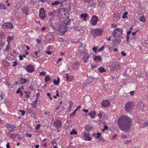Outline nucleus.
I'll list each match as a JSON object with an SVG mask.
<instances>
[{"label": "nucleus", "mask_w": 148, "mask_h": 148, "mask_svg": "<svg viewBox=\"0 0 148 148\" xmlns=\"http://www.w3.org/2000/svg\"><path fill=\"white\" fill-rule=\"evenodd\" d=\"M117 123L120 129L122 131L126 132L130 131L132 124L131 119L125 115H122L119 117Z\"/></svg>", "instance_id": "obj_1"}, {"label": "nucleus", "mask_w": 148, "mask_h": 148, "mask_svg": "<svg viewBox=\"0 0 148 148\" xmlns=\"http://www.w3.org/2000/svg\"><path fill=\"white\" fill-rule=\"evenodd\" d=\"M123 30L120 28H116L113 31L112 34L115 38H118L120 37L123 34Z\"/></svg>", "instance_id": "obj_2"}, {"label": "nucleus", "mask_w": 148, "mask_h": 148, "mask_svg": "<svg viewBox=\"0 0 148 148\" xmlns=\"http://www.w3.org/2000/svg\"><path fill=\"white\" fill-rule=\"evenodd\" d=\"M134 106V104L132 102H128L125 104V110L128 112H130L133 109Z\"/></svg>", "instance_id": "obj_3"}, {"label": "nucleus", "mask_w": 148, "mask_h": 148, "mask_svg": "<svg viewBox=\"0 0 148 148\" xmlns=\"http://www.w3.org/2000/svg\"><path fill=\"white\" fill-rule=\"evenodd\" d=\"M4 29L9 28L12 29L14 28V26L11 22L5 23L2 25Z\"/></svg>", "instance_id": "obj_4"}, {"label": "nucleus", "mask_w": 148, "mask_h": 148, "mask_svg": "<svg viewBox=\"0 0 148 148\" xmlns=\"http://www.w3.org/2000/svg\"><path fill=\"white\" fill-rule=\"evenodd\" d=\"M98 20V18L97 16L93 15L91 19L90 22L92 25H95L97 24Z\"/></svg>", "instance_id": "obj_5"}, {"label": "nucleus", "mask_w": 148, "mask_h": 148, "mask_svg": "<svg viewBox=\"0 0 148 148\" xmlns=\"http://www.w3.org/2000/svg\"><path fill=\"white\" fill-rule=\"evenodd\" d=\"M45 11L44 10L43 8H41L40 10L39 16L41 19L43 20L44 18L46 16L45 14Z\"/></svg>", "instance_id": "obj_6"}, {"label": "nucleus", "mask_w": 148, "mask_h": 148, "mask_svg": "<svg viewBox=\"0 0 148 148\" xmlns=\"http://www.w3.org/2000/svg\"><path fill=\"white\" fill-rule=\"evenodd\" d=\"M102 33L101 30L98 28L96 29L94 33L93 34V36L94 37H96L97 36L100 35Z\"/></svg>", "instance_id": "obj_7"}, {"label": "nucleus", "mask_w": 148, "mask_h": 148, "mask_svg": "<svg viewBox=\"0 0 148 148\" xmlns=\"http://www.w3.org/2000/svg\"><path fill=\"white\" fill-rule=\"evenodd\" d=\"M54 126L58 129L61 127L62 125V123L60 120H57L54 122Z\"/></svg>", "instance_id": "obj_8"}, {"label": "nucleus", "mask_w": 148, "mask_h": 148, "mask_svg": "<svg viewBox=\"0 0 148 148\" xmlns=\"http://www.w3.org/2000/svg\"><path fill=\"white\" fill-rule=\"evenodd\" d=\"M25 69L29 73H32L34 71V68L32 65H29L26 66Z\"/></svg>", "instance_id": "obj_9"}, {"label": "nucleus", "mask_w": 148, "mask_h": 148, "mask_svg": "<svg viewBox=\"0 0 148 148\" xmlns=\"http://www.w3.org/2000/svg\"><path fill=\"white\" fill-rule=\"evenodd\" d=\"M110 104V102L107 100H105L103 101L101 103V105L104 108H106Z\"/></svg>", "instance_id": "obj_10"}, {"label": "nucleus", "mask_w": 148, "mask_h": 148, "mask_svg": "<svg viewBox=\"0 0 148 148\" xmlns=\"http://www.w3.org/2000/svg\"><path fill=\"white\" fill-rule=\"evenodd\" d=\"M29 8L27 6H24L22 8V10L23 13H25L27 15L28 13Z\"/></svg>", "instance_id": "obj_11"}, {"label": "nucleus", "mask_w": 148, "mask_h": 148, "mask_svg": "<svg viewBox=\"0 0 148 148\" xmlns=\"http://www.w3.org/2000/svg\"><path fill=\"white\" fill-rule=\"evenodd\" d=\"M89 132H85L84 134V137L86 138L84 139L85 140H88L90 141L91 140V137L89 136Z\"/></svg>", "instance_id": "obj_12"}, {"label": "nucleus", "mask_w": 148, "mask_h": 148, "mask_svg": "<svg viewBox=\"0 0 148 148\" xmlns=\"http://www.w3.org/2000/svg\"><path fill=\"white\" fill-rule=\"evenodd\" d=\"M137 106L139 109L140 110H143L144 108V104L143 102L141 101H140L138 103Z\"/></svg>", "instance_id": "obj_13"}, {"label": "nucleus", "mask_w": 148, "mask_h": 148, "mask_svg": "<svg viewBox=\"0 0 148 148\" xmlns=\"http://www.w3.org/2000/svg\"><path fill=\"white\" fill-rule=\"evenodd\" d=\"M88 16V14L87 13L85 14L82 13L80 15V17L83 18L84 20V21H86V19Z\"/></svg>", "instance_id": "obj_14"}, {"label": "nucleus", "mask_w": 148, "mask_h": 148, "mask_svg": "<svg viewBox=\"0 0 148 148\" xmlns=\"http://www.w3.org/2000/svg\"><path fill=\"white\" fill-rule=\"evenodd\" d=\"M95 114L96 112L95 111H92L88 113V115L90 116V117L92 119L95 118Z\"/></svg>", "instance_id": "obj_15"}, {"label": "nucleus", "mask_w": 148, "mask_h": 148, "mask_svg": "<svg viewBox=\"0 0 148 148\" xmlns=\"http://www.w3.org/2000/svg\"><path fill=\"white\" fill-rule=\"evenodd\" d=\"M27 82V79H26L24 78L23 77L21 78L20 83L22 84H23Z\"/></svg>", "instance_id": "obj_16"}, {"label": "nucleus", "mask_w": 148, "mask_h": 148, "mask_svg": "<svg viewBox=\"0 0 148 148\" xmlns=\"http://www.w3.org/2000/svg\"><path fill=\"white\" fill-rule=\"evenodd\" d=\"M60 82V79L59 77L58 78L57 80H56L55 79H54L53 82L54 84L56 85H58L59 83Z\"/></svg>", "instance_id": "obj_17"}, {"label": "nucleus", "mask_w": 148, "mask_h": 148, "mask_svg": "<svg viewBox=\"0 0 148 148\" xmlns=\"http://www.w3.org/2000/svg\"><path fill=\"white\" fill-rule=\"evenodd\" d=\"M94 60L95 61L99 62L101 60V58L99 56H97L94 58Z\"/></svg>", "instance_id": "obj_18"}, {"label": "nucleus", "mask_w": 148, "mask_h": 148, "mask_svg": "<svg viewBox=\"0 0 148 148\" xmlns=\"http://www.w3.org/2000/svg\"><path fill=\"white\" fill-rule=\"evenodd\" d=\"M139 20L140 22L143 23L145 22L146 21L145 18L143 16H140L139 18Z\"/></svg>", "instance_id": "obj_19"}, {"label": "nucleus", "mask_w": 148, "mask_h": 148, "mask_svg": "<svg viewBox=\"0 0 148 148\" xmlns=\"http://www.w3.org/2000/svg\"><path fill=\"white\" fill-rule=\"evenodd\" d=\"M99 73H102L106 72V70L105 69L102 67L98 68Z\"/></svg>", "instance_id": "obj_20"}, {"label": "nucleus", "mask_w": 148, "mask_h": 148, "mask_svg": "<svg viewBox=\"0 0 148 148\" xmlns=\"http://www.w3.org/2000/svg\"><path fill=\"white\" fill-rule=\"evenodd\" d=\"M56 12V11L55 10L53 11L52 12H50L48 14L50 16L53 17L55 15V13Z\"/></svg>", "instance_id": "obj_21"}, {"label": "nucleus", "mask_w": 148, "mask_h": 148, "mask_svg": "<svg viewBox=\"0 0 148 148\" xmlns=\"http://www.w3.org/2000/svg\"><path fill=\"white\" fill-rule=\"evenodd\" d=\"M128 14V12L127 11L125 12L123 14V15L122 16V18H123L124 19L127 18V15Z\"/></svg>", "instance_id": "obj_22"}, {"label": "nucleus", "mask_w": 148, "mask_h": 148, "mask_svg": "<svg viewBox=\"0 0 148 148\" xmlns=\"http://www.w3.org/2000/svg\"><path fill=\"white\" fill-rule=\"evenodd\" d=\"M85 129L87 131H89L92 129V127L90 125H87L85 127Z\"/></svg>", "instance_id": "obj_23"}, {"label": "nucleus", "mask_w": 148, "mask_h": 148, "mask_svg": "<svg viewBox=\"0 0 148 148\" xmlns=\"http://www.w3.org/2000/svg\"><path fill=\"white\" fill-rule=\"evenodd\" d=\"M6 8V7L3 4H0V10H3L5 9Z\"/></svg>", "instance_id": "obj_24"}, {"label": "nucleus", "mask_w": 148, "mask_h": 148, "mask_svg": "<svg viewBox=\"0 0 148 148\" xmlns=\"http://www.w3.org/2000/svg\"><path fill=\"white\" fill-rule=\"evenodd\" d=\"M60 3V2L56 1L52 3L51 4V5H57Z\"/></svg>", "instance_id": "obj_25"}, {"label": "nucleus", "mask_w": 148, "mask_h": 148, "mask_svg": "<svg viewBox=\"0 0 148 148\" xmlns=\"http://www.w3.org/2000/svg\"><path fill=\"white\" fill-rule=\"evenodd\" d=\"M13 37L12 36H9L8 37L7 41L8 42L9 44L10 41L13 40Z\"/></svg>", "instance_id": "obj_26"}, {"label": "nucleus", "mask_w": 148, "mask_h": 148, "mask_svg": "<svg viewBox=\"0 0 148 148\" xmlns=\"http://www.w3.org/2000/svg\"><path fill=\"white\" fill-rule=\"evenodd\" d=\"M84 55H85V57H84V58L85 59H86V60H87L89 58V56L88 55V54L86 53H84Z\"/></svg>", "instance_id": "obj_27"}, {"label": "nucleus", "mask_w": 148, "mask_h": 148, "mask_svg": "<svg viewBox=\"0 0 148 148\" xmlns=\"http://www.w3.org/2000/svg\"><path fill=\"white\" fill-rule=\"evenodd\" d=\"M76 134L77 132L74 130H72V131L70 132V134L71 135H75Z\"/></svg>", "instance_id": "obj_28"}, {"label": "nucleus", "mask_w": 148, "mask_h": 148, "mask_svg": "<svg viewBox=\"0 0 148 148\" xmlns=\"http://www.w3.org/2000/svg\"><path fill=\"white\" fill-rule=\"evenodd\" d=\"M9 44H8L6 46V48L4 50V51H9V50L10 49V47H9Z\"/></svg>", "instance_id": "obj_29"}, {"label": "nucleus", "mask_w": 148, "mask_h": 148, "mask_svg": "<svg viewBox=\"0 0 148 148\" xmlns=\"http://www.w3.org/2000/svg\"><path fill=\"white\" fill-rule=\"evenodd\" d=\"M77 110L75 109V110L71 114H70V117H71L72 116H75V113H76Z\"/></svg>", "instance_id": "obj_30"}, {"label": "nucleus", "mask_w": 148, "mask_h": 148, "mask_svg": "<svg viewBox=\"0 0 148 148\" xmlns=\"http://www.w3.org/2000/svg\"><path fill=\"white\" fill-rule=\"evenodd\" d=\"M50 79V77L49 76H46L45 78V82H47Z\"/></svg>", "instance_id": "obj_31"}, {"label": "nucleus", "mask_w": 148, "mask_h": 148, "mask_svg": "<svg viewBox=\"0 0 148 148\" xmlns=\"http://www.w3.org/2000/svg\"><path fill=\"white\" fill-rule=\"evenodd\" d=\"M102 112H100L98 114V116L100 120L101 119V118L102 117Z\"/></svg>", "instance_id": "obj_32"}, {"label": "nucleus", "mask_w": 148, "mask_h": 148, "mask_svg": "<svg viewBox=\"0 0 148 148\" xmlns=\"http://www.w3.org/2000/svg\"><path fill=\"white\" fill-rule=\"evenodd\" d=\"M14 126L10 124H8L7 125V127L8 128H13Z\"/></svg>", "instance_id": "obj_33"}, {"label": "nucleus", "mask_w": 148, "mask_h": 148, "mask_svg": "<svg viewBox=\"0 0 148 148\" xmlns=\"http://www.w3.org/2000/svg\"><path fill=\"white\" fill-rule=\"evenodd\" d=\"M88 79L90 81V82H89V83H86V84H89L90 83V82H91L92 80V79H93V78H92V77H89L88 78Z\"/></svg>", "instance_id": "obj_34"}, {"label": "nucleus", "mask_w": 148, "mask_h": 148, "mask_svg": "<svg viewBox=\"0 0 148 148\" xmlns=\"http://www.w3.org/2000/svg\"><path fill=\"white\" fill-rule=\"evenodd\" d=\"M40 125L39 124H38V125H36L35 127L36 129L37 130L39 129L40 128Z\"/></svg>", "instance_id": "obj_35"}, {"label": "nucleus", "mask_w": 148, "mask_h": 148, "mask_svg": "<svg viewBox=\"0 0 148 148\" xmlns=\"http://www.w3.org/2000/svg\"><path fill=\"white\" fill-rule=\"evenodd\" d=\"M101 135V134L100 133H97V136L95 137L96 138H99L100 136Z\"/></svg>", "instance_id": "obj_36"}, {"label": "nucleus", "mask_w": 148, "mask_h": 148, "mask_svg": "<svg viewBox=\"0 0 148 148\" xmlns=\"http://www.w3.org/2000/svg\"><path fill=\"white\" fill-rule=\"evenodd\" d=\"M71 20L70 19L68 20L65 23V24L66 25H69L71 23Z\"/></svg>", "instance_id": "obj_37"}, {"label": "nucleus", "mask_w": 148, "mask_h": 148, "mask_svg": "<svg viewBox=\"0 0 148 148\" xmlns=\"http://www.w3.org/2000/svg\"><path fill=\"white\" fill-rule=\"evenodd\" d=\"M16 137V135L15 134H12L10 136V137L11 138H14Z\"/></svg>", "instance_id": "obj_38"}, {"label": "nucleus", "mask_w": 148, "mask_h": 148, "mask_svg": "<svg viewBox=\"0 0 148 148\" xmlns=\"http://www.w3.org/2000/svg\"><path fill=\"white\" fill-rule=\"evenodd\" d=\"M31 113L32 115L34 117L36 118L37 117V116H36V113L35 112L32 111Z\"/></svg>", "instance_id": "obj_39"}, {"label": "nucleus", "mask_w": 148, "mask_h": 148, "mask_svg": "<svg viewBox=\"0 0 148 148\" xmlns=\"http://www.w3.org/2000/svg\"><path fill=\"white\" fill-rule=\"evenodd\" d=\"M20 112H21V114L22 116H24L25 114V112L24 110H21L20 111Z\"/></svg>", "instance_id": "obj_40"}, {"label": "nucleus", "mask_w": 148, "mask_h": 148, "mask_svg": "<svg viewBox=\"0 0 148 148\" xmlns=\"http://www.w3.org/2000/svg\"><path fill=\"white\" fill-rule=\"evenodd\" d=\"M103 3L102 2H99L98 4L99 6L100 7H103Z\"/></svg>", "instance_id": "obj_41"}, {"label": "nucleus", "mask_w": 148, "mask_h": 148, "mask_svg": "<svg viewBox=\"0 0 148 148\" xmlns=\"http://www.w3.org/2000/svg\"><path fill=\"white\" fill-rule=\"evenodd\" d=\"M14 64H12V66L15 67L16 66L17 64V63L16 61H15L13 62Z\"/></svg>", "instance_id": "obj_42"}, {"label": "nucleus", "mask_w": 148, "mask_h": 148, "mask_svg": "<svg viewBox=\"0 0 148 148\" xmlns=\"http://www.w3.org/2000/svg\"><path fill=\"white\" fill-rule=\"evenodd\" d=\"M126 38L127 41V43L128 42H130V41H129V35H127Z\"/></svg>", "instance_id": "obj_43"}, {"label": "nucleus", "mask_w": 148, "mask_h": 148, "mask_svg": "<svg viewBox=\"0 0 148 148\" xmlns=\"http://www.w3.org/2000/svg\"><path fill=\"white\" fill-rule=\"evenodd\" d=\"M46 74V73L44 72H42L40 73V75L41 76H43Z\"/></svg>", "instance_id": "obj_44"}, {"label": "nucleus", "mask_w": 148, "mask_h": 148, "mask_svg": "<svg viewBox=\"0 0 148 148\" xmlns=\"http://www.w3.org/2000/svg\"><path fill=\"white\" fill-rule=\"evenodd\" d=\"M47 95L49 96V98L51 100L52 99V97L50 96L51 94L50 93H47Z\"/></svg>", "instance_id": "obj_45"}, {"label": "nucleus", "mask_w": 148, "mask_h": 148, "mask_svg": "<svg viewBox=\"0 0 148 148\" xmlns=\"http://www.w3.org/2000/svg\"><path fill=\"white\" fill-rule=\"evenodd\" d=\"M5 43L2 41H0V46H3L4 45Z\"/></svg>", "instance_id": "obj_46"}, {"label": "nucleus", "mask_w": 148, "mask_h": 148, "mask_svg": "<svg viewBox=\"0 0 148 148\" xmlns=\"http://www.w3.org/2000/svg\"><path fill=\"white\" fill-rule=\"evenodd\" d=\"M143 125L145 127H146L148 125V122H145L144 123Z\"/></svg>", "instance_id": "obj_47"}, {"label": "nucleus", "mask_w": 148, "mask_h": 148, "mask_svg": "<svg viewBox=\"0 0 148 148\" xmlns=\"http://www.w3.org/2000/svg\"><path fill=\"white\" fill-rule=\"evenodd\" d=\"M117 25L115 23L112 24H111V27H117Z\"/></svg>", "instance_id": "obj_48"}, {"label": "nucleus", "mask_w": 148, "mask_h": 148, "mask_svg": "<svg viewBox=\"0 0 148 148\" xmlns=\"http://www.w3.org/2000/svg\"><path fill=\"white\" fill-rule=\"evenodd\" d=\"M38 51H36L34 53V54L37 57H39L40 56V55L38 54Z\"/></svg>", "instance_id": "obj_49"}, {"label": "nucleus", "mask_w": 148, "mask_h": 148, "mask_svg": "<svg viewBox=\"0 0 148 148\" xmlns=\"http://www.w3.org/2000/svg\"><path fill=\"white\" fill-rule=\"evenodd\" d=\"M19 59L20 60H22L23 59V56L22 55H20L19 56Z\"/></svg>", "instance_id": "obj_50"}, {"label": "nucleus", "mask_w": 148, "mask_h": 148, "mask_svg": "<svg viewBox=\"0 0 148 148\" xmlns=\"http://www.w3.org/2000/svg\"><path fill=\"white\" fill-rule=\"evenodd\" d=\"M92 50L95 52L97 51V48L96 47H94L92 48Z\"/></svg>", "instance_id": "obj_51"}, {"label": "nucleus", "mask_w": 148, "mask_h": 148, "mask_svg": "<svg viewBox=\"0 0 148 148\" xmlns=\"http://www.w3.org/2000/svg\"><path fill=\"white\" fill-rule=\"evenodd\" d=\"M46 53H47L48 54L50 55H51V53H52V52H50L49 50H47V51H46Z\"/></svg>", "instance_id": "obj_52"}, {"label": "nucleus", "mask_w": 148, "mask_h": 148, "mask_svg": "<svg viewBox=\"0 0 148 148\" xmlns=\"http://www.w3.org/2000/svg\"><path fill=\"white\" fill-rule=\"evenodd\" d=\"M96 67H97V66L96 65H92L91 66V68L93 70L95 68H96Z\"/></svg>", "instance_id": "obj_53"}, {"label": "nucleus", "mask_w": 148, "mask_h": 148, "mask_svg": "<svg viewBox=\"0 0 148 148\" xmlns=\"http://www.w3.org/2000/svg\"><path fill=\"white\" fill-rule=\"evenodd\" d=\"M38 101V98H36L35 100L34 101V105H36V104H37Z\"/></svg>", "instance_id": "obj_54"}, {"label": "nucleus", "mask_w": 148, "mask_h": 148, "mask_svg": "<svg viewBox=\"0 0 148 148\" xmlns=\"http://www.w3.org/2000/svg\"><path fill=\"white\" fill-rule=\"evenodd\" d=\"M121 54L123 56H126V53L124 52L121 51Z\"/></svg>", "instance_id": "obj_55"}, {"label": "nucleus", "mask_w": 148, "mask_h": 148, "mask_svg": "<svg viewBox=\"0 0 148 148\" xmlns=\"http://www.w3.org/2000/svg\"><path fill=\"white\" fill-rule=\"evenodd\" d=\"M21 88H18L16 92V93L17 94L19 93L21 91Z\"/></svg>", "instance_id": "obj_56"}, {"label": "nucleus", "mask_w": 148, "mask_h": 148, "mask_svg": "<svg viewBox=\"0 0 148 148\" xmlns=\"http://www.w3.org/2000/svg\"><path fill=\"white\" fill-rule=\"evenodd\" d=\"M69 105L70 108L71 109L73 105V103L71 102H69Z\"/></svg>", "instance_id": "obj_57"}, {"label": "nucleus", "mask_w": 148, "mask_h": 148, "mask_svg": "<svg viewBox=\"0 0 148 148\" xmlns=\"http://www.w3.org/2000/svg\"><path fill=\"white\" fill-rule=\"evenodd\" d=\"M108 127L107 126H104V129L102 130V131H105V130H106L108 129Z\"/></svg>", "instance_id": "obj_58"}, {"label": "nucleus", "mask_w": 148, "mask_h": 148, "mask_svg": "<svg viewBox=\"0 0 148 148\" xmlns=\"http://www.w3.org/2000/svg\"><path fill=\"white\" fill-rule=\"evenodd\" d=\"M82 111H83L84 112H85L86 113H87L88 112V110H86L85 109H83L82 110Z\"/></svg>", "instance_id": "obj_59"}, {"label": "nucleus", "mask_w": 148, "mask_h": 148, "mask_svg": "<svg viewBox=\"0 0 148 148\" xmlns=\"http://www.w3.org/2000/svg\"><path fill=\"white\" fill-rule=\"evenodd\" d=\"M36 42L38 44H39L41 42V40H40L38 39H36Z\"/></svg>", "instance_id": "obj_60"}, {"label": "nucleus", "mask_w": 148, "mask_h": 148, "mask_svg": "<svg viewBox=\"0 0 148 148\" xmlns=\"http://www.w3.org/2000/svg\"><path fill=\"white\" fill-rule=\"evenodd\" d=\"M10 143H8L6 145V147L7 148H10Z\"/></svg>", "instance_id": "obj_61"}, {"label": "nucleus", "mask_w": 148, "mask_h": 148, "mask_svg": "<svg viewBox=\"0 0 148 148\" xmlns=\"http://www.w3.org/2000/svg\"><path fill=\"white\" fill-rule=\"evenodd\" d=\"M131 140H127L125 142V143L126 144H128L130 141Z\"/></svg>", "instance_id": "obj_62"}, {"label": "nucleus", "mask_w": 148, "mask_h": 148, "mask_svg": "<svg viewBox=\"0 0 148 148\" xmlns=\"http://www.w3.org/2000/svg\"><path fill=\"white\" fill-rule=\"evenodd\" d=\"M121 137L122 138L125 139L126 137V136L125 135H122L121 136Z\"/></svg>", "instance_id": "obj_63"}, {"label": "nucleus", "mask_w": 148, "mask_h": 148, "mask_svg": "<svg viewBox=\"0 0 148 148\" xmlns=\"http://www.w3.org/2000/svg\"><path fill=\"white\" fill-rule=\"evenodd\" d=\"M134 92L133 91H131L130 92V94L131 95H133L134 94Z\"/></svg>", "instance_id": "obj_64"}]
</instances>
